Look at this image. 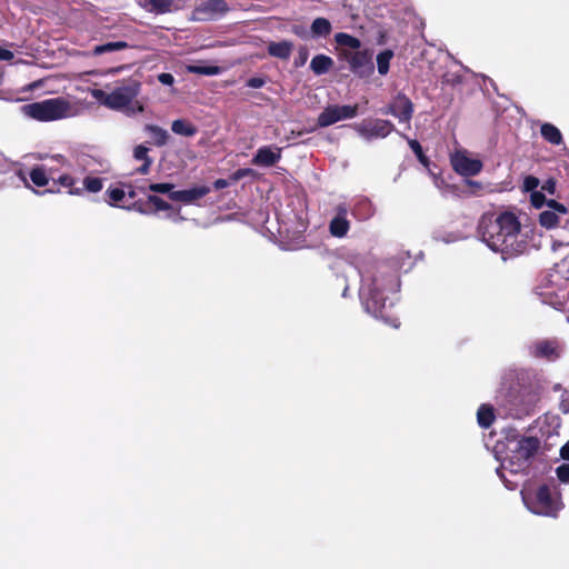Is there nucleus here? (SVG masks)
<instances>
[{"label":"nucleus","instance_id":"obj_1","mask_svg":"<svg viewBox=\"0 0 569 569\" xmlns=\"http://www.w3.org/2000/svg\"><path fill=\"white\" fill-rule=\"evenodd\" d=\"M359 299L365 311L390 327L398 328L400 322L390 312L400 289L396 270L386 263H373L365 271L359 270Z\"/></svg>","mask_w":569,"mask_h":569},{"label":"nucleus","instance_id":"obj_2","mask_svg":"<svg viewBox=\"0 0 569 569\" xmlns=\"http://www.w3.org/2000/svg\"><path fill=\"white\" fill-rule=\"evenodd\" d=\"M478 234L490 250L500 253L503 261L525 254L530 248L528 234L521 231L518 217L510 211L498 216L482 214Z\"/></svg>","mask_w":569,"mask_h":569},{"label":"nucleus","instance_id":"obj_3","mask_svg":"<svg viewBox=\"0 0 569 569\" xmlns=\"http://www.w3.org/2000/svg\"><path fill=\"white\" fill-rule=\"evenodd\" d=\"M505 383L509 389L507 416L520 419L529 415L542 389L539 372L531 368L511 369L505 376Z\"/></svg>","mask_w":569,"mask_h":569},{"label":"nucleus","instance_id":"obj_4","mask_svg":"<svg viewBox=\"0 0 569 569\" xmlns=\"http://www.w3.org/2000/svg\"><path fill=\"white\" fill-rule=\"evenodd\" d=\"M509 455L496 469L498 477L502 480L506 488L513 490L517 487L515 481L509 480L505 471L511 475L528 476L530 467L541 449V441L535 436H521L512 442Z\"/></svg>","mask_w":569,"mask_h":569},{"label":"nucleus","instance_id":"obj_5","mask_svg":"<svg viewBox=\"0 0 569 569\" xmlns=\"http://www.w3.org/2000/svg\"><path fill=\"white\" fill-rule=\"evenodd\" d=\"M140 91L141 83L134 79H129L117 86L111 92L93 89L91 96L111 110L121 111L127 117H134L144 111L143 103L137 100Z\"/></svg>","mask_w":569,"mask_h":569},{"label":"nucleus","instance_id":"obj_6","mask_svg":"<svg viewBox=\"0 0 569 569\" xmlns=\"http://www.w3.org/2000/svg\"><path fill=\"white\" fill-rule=\"evenodd\" d=\"M520 495L526 508L537 516L557 518L563 508L561 493L555 482L540 485L537 489L526 483Z\"/></svg>","mask_w":569,"mask_h":569},{"label":"nucleus","instance_id":"obj_7","mask_svg":"<svg viewBox=\"0 0 569 569\" xmlns=\"http://www.w3.org/2000/svg\"><path fill=\"white\" fill-rule=\"evenodd\" d=\"M22 113L31 119L49 122L77 116V109L64 98H50L21 107Z\"/></svg>","mask_w":569,"mask_h":569},{"label":"nucleus","instance_id":"obj_8","mask_svg":"<svg viewBox=\"0 0 569 569\" xmlns=\"http://www.w3.org/2000/svg\"><path fill=\"white\" fill-rule=\"evenodd\" d=\"M353 130L357 134L367 142L385 139L392 131H396L395 124L385 119H363L362 121L353 124Z\"/></svg>","mask_w":569,"mask_h":569},{"label":"nucleus","instance_id":"obj_9","mask_svg":"<svg viewBox=\"0 0 569 569\" xmlns=\"http://www.w3.org/2000/svg\"><path fill=\"white\" fill-rule=\"evenodd\" d=\"M343 60L348 63L349 70L358 78H369L375 72V64L372 59V51L363 48L361 50H353L352 53H343Z\"/></svg>","mask_w":569,"mask_h":569},{"label":"nucleus","instance_id":"obj_10","mask_svg":"<svg viewBox=\"0 0 569 569\" xmlns=\"http://www.w3.org/2000/svg\"><path fill=\"white\" fill-rule=\"evenodd\" d=\"M358 114V106H339V104H330L323 109V111L318 116V126L320 128H326L335 124L338 121L352 119Z\"/></svg>","mask_w":569,"mask_h":569},{"label":"nucleus","instance_id":"obj_11","mask_svg":"<svg viewBox=\"0 0 569 569\" xmlns=\"http://www.w3.org/2000/svg\"><path fill=\"white\" fill-rule=\"evenodd\" d=\"M381 112L395 117L399 122L407 123V127L410 128L413 103L406 94L398 93Z\"/></svg>","mask_w":569,"mask_h":569},{"label":"nucleus","instance_id":"obj_12","mask_svg":"<svg viewBox=\"0 0 569 569\" xmlns=\"http://www.w3.org/2000/svg\"><path fill=\"white\" fill-rule=\"evenodd\" d=\"M450 163L453 170L463 177H472L482 170V162L479 159L470 158L466 150H458L450 156Z\"/></svg>","mask_w":569,"mask_h":569},{"label":"nucleus","instance_id":"obj_13","mask_svg":"<svg viewBox=\"0 0 569 569\" xmlns=\"http://www.w3.org/2000/svg\"><path fill=\"white\" fill-rule=\"evenodd\" d=\"M229 10L224 0H206L199 3L192 11L191 19L193 21L214 20Z\"/></svg>","mask_w":569,"mask_h":569},{"label":"nucleus","instance_id":"obj_14","mask_svg":"<svg viewBox=\"0 0 569 569\" xmlns=\"http://www.w3.org/2000/svg\"><path fill=\"white\" fill-rule=\"evenodd\" d=\"M350 208L346 202H340L335 207V214L329 222V232L333 238L342 239L350 230L348 213Z\"/></svg>","mask_w":569,"mask_h":569},{"label":"nucleus","instance_id":"obj_15","mask_svg":"<svg viewBox=\"0 0 569 569\" xmlns=\"http://www.w3.org/2000/svg\"><path fill=\"white\" fill-rule=\"evenodd\" d=\"M548 209L539 214V222L542 227L551 229L560 222V218L566 216L568 210L556 200H550L547 203Z\"/></svg>","mask_w":569,"mask_h":569},{"label":"nucleus","instance_id":"obj_16","mask_svg":"<svg viewBox=\"0 0 569 569\" xmlns=\"http://www.w3.org/2000/svg\"><path fill=\"white\" fill-rule=\"evenodd\" d=\"M281 159V148L276 146L260 147L251 159V163L258 167H272Z\"/></svg>","mask_w":569,"mask_h":569},{"label":"nucleus","instance_id":"obj_17","mask_svg":"<svg viewBox=\"0 0 569 569\" xmlns=\"http://www.w3.org/2000/svg\"><path fill=\"white\" fill-rule=\"evenodd\" d=\"M530 353L536 358L553 361L559 357V345L556 340H539L530 347Z\"/></svg>","mask_w":569,"mask_h":569},{"label":"nucleus","instance_id":"obj_18","mask_svg":"<svg viewBox=\"0 0 569 569\" xmlns=\"http://www.w3.org/2000/svg\"><path fill=\"white\" fill-rule=\"evenodd\" d=\"M210 192V188L207 186L193 187L186 190H177L170 193V200L180 201L183 203H192L193 201L201 199Z\"/></svg>","mask_w":569,"mask_h":569},{"label":"nucleus","instance_id":"obj_19","mask_svg":"<svg viewBox=\"0 0 569 569\" xmlns=\"http://www.w3.org/2000/svg\"><path fill=\"white\" fill-rule=\"evenodd\" d=\"M335 41L337 46L339 47V58H343V53H352L353 50H361L362 43L360 39L346 33V32H338L335 34Z\"/></svg>","mask_w":569,"mask_h":569},{"label":"nucleus","instance_id":"obj_20","mask_svg":"<svg viewBox=\"0 0 569 569\" xmlns=\"http://www.w3.org/2000/svg\"><path fill=\"white\" fill-rule=\"evenodd\" d=\"M143 130L150 136L156 147L166 146L170 139L169 132L157 124L148 123L143 127Z\"/></svg>","mask_w":569,"mask_h":569},{"label":"nucleus","instance_id":"obj_21","mask_svg":"<svg viewBox=\"0 0 569 569\" xmlns=\"http://www.w3.org/2000/svg\"><path fill=\"white\" fill-rule=\"evenodd\" d=\"M331 30V22L327 18H316L310 26V39L327 38Z\"/></svg>","mask_w":569,"mask_h":569},{"label":"nucleus","instance_id":"obj_22","mask_svg":"<svg viewBox=\"0 0 569 569\" xmlns=\"http://www.w3.org/2000/svg\"><path fill=\"white\" fill-rule=\"evenodd\" d=\"M540 134L545 141L553 146H560L563 143V137L561 131L550 122H543L540 127Z\"/></svg>","mask_w":569,"mask_h":569},{"label":"nucleus","instance_id":"obj_23","mask_svg":"<svg viewBox=\"0 0 569 569\" xmlns=\"http://www.w3.org/2000/svg\"><path fill=\"white\" fill-rule=\"evenodd\" d=\"M293 44L290 41L283 40L279 42H270L268 46V53L271 57L287 60L290 58Z\"/></svg>","mask_w":569,"mask_h":569},{"label":"nucleus","instance_id":"obj_24","mask_svg":"<svg viewBox=\"0 0 569 569\" xmlns=\"http://www.w3.org/2000/svg\"><path fill=\"white\" fill-rule=\"evenodd\" d=\"M333 66V60L326 54H317L311 59L310 69L317 76L327 73Z\"/></svg>","mask_w":569,"mask_h":569},{"label":"nucleus","instance_id":"obj_25","mask_svg":"<svg viewBox=\"0 0 569 569\" xmlns=\"http://www.w3.org/2000/svg\"><path fill=\"white\" fill-rule=\"evenodd\" d=\"M495 420V410L491 405L483 403L478 408L477 411V421L478 425L483 428L488 429Z\"/></svg>","mask_w":569,"mask_h":569},{"label":"nucleus","instance_id":"obj_26","mask_svg":"<svg viewBox=\"0 0 569 569\" xmlns=\"http://www.w3.org/2000/svg\"><path fill=\"white\" fill-rule=\"evenodd\" d=\"M171 130L173 133L183 137H193L197 133V128L183 119L174 120L171 124Z\"/></svg>","mask_w":569,"mask_h":569},{"label":"nucleus","instance_id":"obj_27","mask_svg":"<svg viewBox=\"0 0 569 569\" xmlns=\"http://www.w3.org/2000/svg\"><path fill=\"white\" fill-rule=\"evenodd\" d=\"M173 188H174V186L172 183L161 182V183H150L147 187H139L138 189L140 192H142L144 194H147V191H151L154 193L168 194V197L170 198V193L174 192Z\"/></svg>","mask_w":569,"mask_h":569},{"label":"nucleus","instance_id":"obj_28","mask_svg":"<svg viewBox=\"0 0 569 569\" xmlns=\"http://www.w3.org/2000/svg\"><path fill=\"white\" fill-rule=\"evenodd\" d=\"M174 0H148V11L163 14L171 11Z\"/></svg>","mask_w":569,"mask_h":569},{"label":"nucleus","instance_id":"obj_29","mask_svg":"<svg viewBox=\"0 0 569 569\" xmlns=\"http://www.w3.org/2000/svg\"><path fill=\"white\" fill-rule=\"evenodd\" d=\"M372 213L371 203L367 199L359 200L352 210V214L360 220L369 219Z\"/></svg>","mask_w":569,"mask_h":569},{"label":"nucleus","instance_id":"obj_30","mask_svg":"<svg viewBox=\"0 0 569 569\" xmlns=\"http://www.w3.org/2000/svg\"><path fill=\"white\" fill-rule=\"evenodd\" d=\"M128 47L129 44L126 41H112L96 46L93 49V53L100 56L107 52L120 51L127 49Z\"/></svg>","mask_w":569,"mask_h":569},{"label":"nucleus","instance_id":"obj_31","mask_svg":"<svg viewBox=\"0 0 569 569\" xmlns=\"http://www.w3.org/2000/svg\"><path fill=\"white\" fill-rule=\"evenodd\" d=\"M393 57V52L389 49L381 51L377 56V68L381 76H385L389 71L390 61Z\"/></svg>","mask_w":569,"mask_h":569},{"label":"nucleus","instance_id":"obj_32","mask_svg":"<svg viewBox=\"0 0 569 569\" xmlns=\"http://www.w3.org/2000/svg\"><path fill=\"white\" fill-rule=\"evenodd\" d=\"M399 134L407 140L410 149L416 154L419 162L421 164H423L425 167H427L429 164V159L425 156L421 144L417 140L410 139L403 133H399Z\"/></svg>","mask_w":569,"mask_h":569},{"label":"nucleus","instance_id":"obj_33","mask_svg":"<svg viewBox=\"0 0 569 569\" xmlns=\"http://www.w3.org/2000/svg\"><path fill=\"white\" fill-rule=\"evenodd\" d=\"M30 180L37 187H44L49 182V178L44 167H37L30 171Z\"/></svg>","mask_w":569,"mask_h":569},{"label":"nucleus","instance_id":"obj_34","mask_svg":"<svg viewBox=\"0 0 569 569\" xmlns=\"http://www.w3.org/2000/svg\"><path fill=\"white\" fill-rule=\"evenodd\" d=\"M83 187L87 191L97 193L102 190L103 181L98 177H86L83 179Z\"/></svg>","mask_w":569,"mask_h":569},{"label":"nucleus","instance_id":"obj_35","mask_svg":"<svg viewBox=\"0 0 569 569\" xmlns=\"http://www.w3.org/2000/svg\"><path fill=\"white\" fill-rule=\"evenodd\" d=\"M147 196V204H152L153 211H167L171 209V204L166 202L163 199L156 194H146Z\"/></svg>","mask_w":569,"mask_h":569},{"label":"nucleus","instance_id":"obj_36","mask_svg":"<svg viewBox=\"0 0 569 569\" xmlns=\"http://www.w3.org/2000/svg\"><path fill=\"white\" fill-rule=\"evenodd\" d=\"M57 182L66 188H70L69 193L70 194H80L81 189H72L76 180L70 174H61L57 178Z\"/></svg>","mask_w":569,"mask_h":569},{"label":"nucleus","instance_id":"obj_37","mask_svg":"<svg viewBox=\"0 0 569 569\" xmlns=\"http://www.w3.org/2000/svg\"><path fill=\"white\" fill-rule=\"evenodd\" d=\"M149 151H150V149L146 144L141 143L133 148L132 156H133L134 160L143 162V161L152 159L149 156Z\"/></svg>","mask_w":569,"mask_h":569},{"label":"nucleus","instance_id":"obj_38","mask_svg":"<svg viewBox=\"0 0 569 569\" xmlns=\"http://www.w3.org/2000/svg\"><path fill=\"white\" fill-rule=\"evenodd\" d=\"M107 194L109 196V203L111 206H116L118 202L123 200L126 197V191L121 188H109L107 190Z\"/></svg>","mask_w":569,"mask_h":569},{"label":"nucleus","instance_id":"obj_39","mask_svg":"<svg viewBox=\"0 0 569 569\" xmlns=\"http://www.w3.org/2000/svg\"><path fill=\"white\" fill-rule=\"evenodd\" d=\"M256 171L253 169H250V168H241V169H238L236 170L231 176H230V181L232 182H237L246 177H252L254 178L256 177Z\"/></svg>","mask_w":569,"mask_h":569},{"label":"nucleus","instance_id":"obj_40","mask_svg":"<svg viewBox=\"0 0 569 569\" xmlns=\"http://www.w3.org/2000/svg\"><path fill=\"white\" fill-rule=\"evenodd\" d=\"M189 70L197 74H204V76H214L219 72L218 67L212 66H192L189 68Z\"/></svg>","mask_w":569,"mask_h":569},{"label":"nucleus","instance_id":"obj_41","mask_svg":"<svg viewBox=\"0 0 569 569\" xmlns=\"http://www.w3.org/2000/svg\"><path fill=\"white\" fill-rule=\"evenodd\" d=\"M556 475L560 482L569 483V463H562L557 467Z\"/></svg>","mask_w":569,"mask_h":569},{"label":"nucleus","instance_id":"obj_42","mask_svg":"<svg viewBox=\"0 0 569 569\" xmlns=\"http://www.w3.org/2000/svg\"><path fill=\"white\" fill-rule=\"evenodd\" d=\"M559 409L565 415L569 413V387L561 392Z\"/></svg>","mask_w":569,"mask_h":569},{"label":"nucleus","instance_id":"obj_43","mask_svg":"<svg viewBox=\"0 0 569 569\" xmlns=\"http://www.w3.org/2000/svg\"><path fill=\"white\" fill-rule=\"evenodd\" d=\"M158 81L163 86L172 87L174 83V77L171 73L162 72L158 74Z\"/></svg>","mask_w":569,"mask_h":569},{"label":"nucleus","instance_id":"obj_44","mask_svg":"<svg viewBox=\"0 0 569 569\" xmlns=\"http://www.w3.org/2000/svg\"><path fill=\"white\" fill-rule=\"evenodd\" d=\"M539 184V180L536 177L528 176L525 178L523 187L527 191L536 189Z\"/></svg>","mask_w":569,"mask_h":569},{"label":"nucleus","instance_id":"obj_45","mask_svg":"<svg viewBox=\"0 0 569 569\" xmlns=\"http://www.w3.org/2000/svg\"><path fill=\"white\" fill-rule=\"evenodd\" d=\"M266 81L263 78L260 77H252L247 81V87L252 89H259L264 86Z\"/></svg>","mask_w":569,"mask_h":569},{"label":"nucleus","instance_id":"obj_46","mask_svg":"<svg viewBox=\"0 0 569 569\" xmlns=\"http://www.w3.org/2000/svg\"><path fill=\"white\" fill-rule=\"evenodd\" d=\"M292 31L296 36L300 37L301 39H310V29L307 30L305 27L295 26Z\"/></svg>","mask_w":569,"mask_h":569},{"label":"nucleus","instance_id":"obj_47","mask_svg":"<svg viewBox=\"0 0 569 569\" xmlns=\"http://www.w3.org/2000/svg\"><path fill=\"white\" fill-rule=\"evenodd\" d=\"M152 163H153L152 159L143 161L142 164L139 168H137V172L140 173V174H143V176L148 174Z\"/></svg>","mask_w":569,"mask_h":569},{"label":"nucleus","instance_id":"obj_48","mask_svg":"<svg viewBox=\"0 0 569 569\" xmlns=\"http://www.w3.org/2000/svg\"><path fill=\"white\" fill-rule=\"evenodd\" d=\"M51 160H53L54 162H57L58 164H60L62 167H71V163L62 154H54L51 157Z\"/></svg>","mask_w":569,"mask_h":569},{"label":"nucleus","instance_id":"obj_49","mask_svg":"<svg viewBox=\"0 0 569 569\" xmlns=\"http://www.w3.org/2000/svg\"><path fill=\"white\" fill-rule=\"evenodd\" d=\"M14 57L13 52L6 49V48H2L0 47V60L2 61H10L12 60Z\"/></svg>","mask_w":569,"mask_h":569},{"label":"nucleus","instance_id":"obj_50","mask_svg":"<svg viewBox=\"0 0 569 569\" xmlns=\"http://www.w3.org/2000/svg\"><path fill=\"white\" fill-rule=\"evenodd\" d=\"M542 189L545 191L549 192L550 194H553L555 190H556L555 180H552V179L547 180L546 183L542 186Z\"/></svg>","mask_w":569,"mask_h":569},{"label":"nucleus","instance_id":"obj_51","mask_svg":"<svg viewBox=\"0 0 569 569\" xmlns=\"http://www.w3.org/2000/svg\"><path fill=\"white\" fill-rule=\"evenodd\" d=\"M229 184H230V181L226 180V179H217L213 182V187L216 190L224 189V188L229 187Z\"/></svg>","mask_w":569,"mask_h":569},{"label":"nucleus","instance_id":"obj_52","mask_svg":"<svg viewBox=\"0 0 569 569\" xmlns=\"http://www.w3.org/2000/svg\"><path fill=\"white\" fill-rule=\"evenodd\" d=\"M531 199L535 207H540L542 204L545 196L542 193L535 192L532 193Z\"/></svg>","mask_w":569,"mask_h":569},{"label":"nucleus","instance_id":"obj_53","mask_svg":"<svg viewBox=\"0 0 569 569\" xmlns=\"http://www.w3.org/2000/svg\"><path fill=\"white\" fill-rule=\"evenodd\" d=\"M560 457L563 460L569 461V441H567L561 448H560Z\"/></svg>","mask_w":569,"mask_h":569},{"label":"nucleus","instance_id":"obj_54","mask_svg":"<svg viewBox=\"0 0 569 569\" xmlns=\"http://www.w3.org/2000/svg\"><path fill=\"white\" fill-rule=\"evenodd\" d=\"M168 218L171 219L176 223L184 220V217H182L180 213L169 214Z\"/></svg>","mask_w":569,"mask_h":569},{"label":"nucleus","instance_id":"obj_55","mask_svg":"<svg viewBox=\"0 0 569 569\" xmlns=\"http://www.w3.org/2000/svg\"><path fill=\"white\" fill-rule=\"evenodd\" d=\"M134 208L137 209V211H139V212H140V213H142V214H148V213H150V211H149L148 209L143 208L142 206H140V204H138V203H136V204H134Z\"/></svg>","mask_w":569,"mask_h":569},{"label":"nucleus","instance_id":"obj_56","mask_svg":"<svg viewBox=\"0 0 569 569\" xmlns=\"http://www.w3.org/2000/svg\"><path fill=\"white\" fill-rule=\"evenodd\" d=\"M308 52L306 49L300 50V57H301V63H303L307 60Z\"/></svg>","mask_w":569,"mask_h":569},{"label":"nucleus","instance_id":"obj_57","mask_svg":"<svg viewBox=\"0 0 569 569\" xmlns=\"http://www.w3.org/2000/svg\"><path fill=\"white\" fill-rule=\"evenodd\" d=\"M563 244H569V239L567 241H558V240H555L553 241V249H556L558 246H563Z\"/></svg>","mask_w":569,"mask_h":569},{"label":"nucleus","instance_id":"obj_58","mask_svg":"<svg viewBox=\"0 0 569 569\" xmlns=\"http://www.w3.org/2000/svg\"><path fill=\"white\" fill-rule=\"evenodd\" d=\"M4 162H6L4 157H3V154L0 152V171L3 169V167H4Z\"/></svg>","mask_w":569,"mask_h":569},{"label":"nucleus","instance_id":"obj_59","mask_svg":"<svg viewBox=\"0 0 569 569\" xmlns=\"http://www.w3.org/2000/svg\"><path fill=\"white\" fill-rule=\"evenodd\" d=\"M128 196H129V198L133 199L137 196V191L131 189L128 191Z\"/></svg>","mask_w":569,"mask_h":569},{"label":"nucleus","instance_id":"obj_60","mask_svg":"<svg viewBox=\"0 0 569 569\" xmlns=\"http://www.w3.org/2000/svg\"><path fill=\"white\" fill-rule=\"evenodd\" d=\"M468 184L479 187V183H478V182H476V181H471V180H469V181H468Z\"/></svg>","mask_w":569,"mask_h":569},{"label":"nucleus","instance_id":"obj_61","mask_svg":"<svg viewBox=\"0 0 569 569\" xmlns=\"http://www.w3.org/2000/svg\"><path fill=\"white\" fill-rule=\"evenodd\" d=\"M348 286L345 288L343 292H342V297H347V292H348Z\"/></svg>","mask_w":569,"mask_h":569}]
</instances>
